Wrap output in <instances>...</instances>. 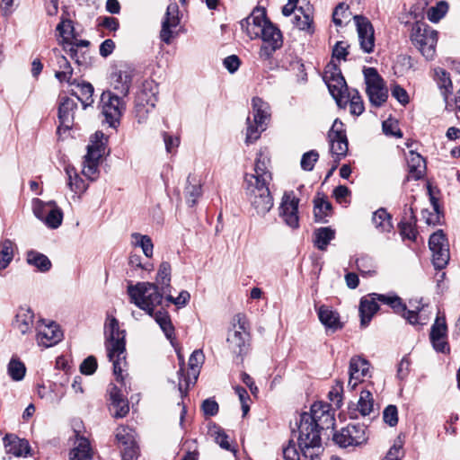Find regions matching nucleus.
<instances>
[{
    "mask_svg": "<svg viewBox=\"0 0 460 460\" xmlns=\"http://www.w3.org/2000/svg\"><path fill=\"white\" fill-rule=\"evenodd\" d=\"M367 440L365 427L361 425H348L333 434V441L343 448L362 445Z\"/></svg>",
    "mask_w": 460,
    "mask_h": 460,
    "instance_id": "ddd939ff",
    "label": "nucleus"
},
{
    "mask_svg": "<svg viewBox=\"0 0 460 460\" xmlns=\"http://www.w3.org/2000/svg\"><path fill=\"white\" fill-rule=\"evenodd\" d=\"M307 416L311 417L312 423L318 429L333 428L335 420L330 412L329 405L323 403H314L311 411L307 412Z\"/></svg>",
    "mask_w": 460,
    "mask_h": 460,
    "instance_id": "4be33fe9",
    "label": "nucleus"
},
{
    "mask_svg": "<svg viewBox=\"0 0 460 460\" xmlns=\"http://www.w3.org/2000/svg\"><path fill=\"white\" fill-rule=\"evenodd\" d=\"M123 460H137L138 447L135 440V431L126 426H120L115 434Z\"/></svg>",
    "mask_w": 460,
    "mask_h": 460,
    "instance_id": "2eb2a0df",
    "label": "nucleus"
},
{
    "mask_svg": "<svg viewBox=\"0 0 460 460\" xmlns=\"http://www.w3.org/2000/svg\"><path fill=\"white\" fill-rule=\"evenodd\" d=\"M294 24L300 30L312 35L314 32V26L313 18L309 13L304 12L300 7L296 10L294 18Z\"/></svg>",
    "mask_w": 460,
    "mask_h": 460,
    "instance_id": "a19ab883",
    "label": "nucleus"
},
{
    "mask_svg": "<svg viewBox=\"0 0 460 460\" xmlns=\"http://www.w3.org/2000/svg\"><path fill=\"white\" fill-rule=\"evenodd\" d=\"M133 77L134 70L126 66L113 71L110 77L112 92L126 97L129 93Z\"/></svg>",
    "mask_w": 460,
    "mask_h": 460,
    "instance_id": "dca6fc26",
    "label": "nucleus"
},
{
    "mask_svg": "<svg viewBox=\"0 0 460 460\" xmlns=\"http://www.w3.org/2000/svg\"><path fill=\"white\" fill-rule=\"evenodd\" d=\"M260 39L262 40L263 44L260 49L259 56L263 60L270 59L274 52L283 45V37L280 30L270 21H268L264 27Z\"/></svg>",
    "mask_w": 460,
    "mask_h": 460,
    "instance_id": "9d476101",
    "label": "nucleus"
},
{
    "mask_svg": "<svg viewBox=\"0 0 460 460\" xmlns=\"http://www.w3.org/2000/svg\"><path fill=\"white\" fill-rule=\"evenodd\" d=\"M351 13L349 12V7L345 3H340L332 13V21L337 26H342L344 23L349 22Z\"/></svg>",
    "mask_w": 460,
    "mask_h": 460,
    "instance_id": "603ef678",
    "label": "nucleus"
},
{
    "mask_svg": "<svg viewBox=\"0 0 460 460\" xmlns=\"http://www.w3.org/2000/svg\"><path fill=\"white\" fill-rule=\"evenodd\" d=\"M77 90H72V95L75 96L76 99L81 102L83 108L86 109L91 106L93 102V87L90 83H76Z\"/></svg>",
    "mask_w": 460,
    "mask_h": 460,
    "instance_id": "c9c22d12",
    "label": "nucleus"
},
{
    "mask_svg": "<svg viewBox=\"0 0 460 460\" xmlns=\"http://www.w3.org/2000/svg\"><path fill=\"white\" fill-rule=\"evenodd\" d=\"M263 10L253 11L248 17L242 20L240 24L242 30L251 39H259L263 32V29L268 22Z\"/></svg>",
    "mask_w": 460,
    "mask_h": 460,
    "instance_id": "a211bd4d",
    "label": "nucleus"
},
{
    "mask_svg": "<svg viewBox=\"0 0 460 460\" xmlns=\"http://www.w3.org/2000/svg\"><path fill=\"white\" fill-rule=\"evenodd\" d=\"M104 154L103 143L92 144L88 146L87 154L84 158L90 161L99 163L101 157Z\"/></svg>",
    "mask_w": 460,
    "mask_h": 460,
    "instance_id": "69168bd1",
    "label": "nucleus"
},
{
    "mask_svg": "<svg viewBox=\"0 0 460 460\" xmlns=\"http://www.w3.org/2000/svg\"><path fill=\"white\" fill-rule=\"evenodd\" d=\"M298 203L299 199L291 192H285L279 207V215L286 224L292 227L298 226Z\"/></svg>",
    "mask_w": 460,
    "mask_h": 460,
    "instance_id": "f3484780",
    "label": "nucleus"
},
{
    "mask_svg": "<svg viewBox=\"0 0 460 460\" xmlns=\"http://www.w3.org/2000/svg\"><path fill=\"white\" fill-rule=\"evenodd\" d=\"M180 11L176 2H171L166 9L165 16L162 22L160 39L166 44H170L173 37V29L180 24Z\"/></svg>",
    "mask_w": 460,
    "mask_h": 460,
    "instance_id": "6ab92c4d",
    "label": "nucleus"
},
{
    "mask_svg": "<svg viewBox=\"0 0 460 460\" xmlns=\"http://www.w3.org/2000/svg\"><path fill=\"white\" fill-rule=\"evenodd\" d=\"M26 261L40 272L49 271L52 266L50 260L45 254L34 250L26 252Z\"/></svg>",
    "mask_w": 460,
    "mask_h": 460,
    "instance_id": "f704fd0d",
    "label": "nucleus"
},
{
    "mask_svg": "<svg viewBox=\"0 0 460 460\" xmlns=\"http://www.w3.org/2000/svg\"><path fill=\"white\" fill-rule=\"evenodd\" d=\"M130 238L132 246L141 248L146 258L153 257L154 243L150 236L139 233H132Z\"/></svg>",
    "mask_w": 460,
    "mask_h": 460,
    "instance_id": "e433bc0d",
    "label": "nucleus"
},
{
    "mask_svg": "<svg viewBox=\"0 0 460 460\" xmlns=\"http://www.w3.org/2000/svg\"><path fill=\"white\" fill-rule=\"evenodd\" d=\"M269 161L258 155L253 170L246 172L243 177V190L252 209V216L264 217L273 208L274 200L269 185L272 181V174L268 166Z\"/></svg>",
    "mask_w": 460,
    "mask_h": 460,
    "instance_id": "f257e3e1",
    "label": "nucleus"
},
{
    "mask_svg": "<svg viewBox=\"0 0 460 460\" xmlns=\"http://www.w3.org/2000/svg\"><path fill=\"white\" fill-rule=\"evenodd\" d=\"M334 237L335 231L333 229L320 227L314 231V244L319 250L324 251Z\"/></svg>",
    "mask_w": 460,
    "mask_h": 460,
    "instance_id": "c03bdc74",
    "label": "nucleus"
},
{
    "mask_svg": "<svg viewBox=\"0 0 460 460\" xmlns=\"http://www.w3.org/2000/svg\"><path fill=\"white\" fill-rule=\"evenodd\" d=\"M26 373L24 364L16 358H12L8 364V374L14 381H21L23 379Z\"/></svg>",
    "mask_w": 460,
    "mask_h": 460,
    "instance_id": "5fc2aeb1",
    "label": "nucleus"
},
{
    "mask_svg": "<svg viewBox=\"0 0 460 460\" xmlns=\"http://www.w3.org/2000/svg\"><path fill=\"white\" fill-rule=\"evenodd\" d=\"M447 325L445 315L438 314L434 323L431 326L429 338L433 348L442 353L449 351V346L447 342Z\"/></svg>",
    "mask_w": 460,
    "mask_h": 460,
    "instance_id": "aec40b11",
    "label": "nucleus"
},
{
    "mask_svg": "<svg viewBox=\"0 0 460 460\" xmlns=\"http://www.w3.org/2000/svg\"><path fill=\"white\" fill-rule=\"evenodd\" d=\"M291 437L295 438L304 458L314 460L322 451L320 429L312 423L307 412L300 415L297 429H293Z\"/></svg>",
    "mask_w": 460,
    "mask_h": 460,
    "instance_id": "7ed1b4c3",
    "label": "nucleus"
},
{
    "mask_svg": "<svg viewBox=\"0 0 460 460\" xmlns=\"http://www.w3.org/2000/svg\"><path fill=\"white\" fill-rule=\"evenodd\" d=\"M372 222L375 227L381 233L390 232L393 228L391 216L385 208H379L374 212Z\"/></svg>",
    "mask_w": 460,
    "mask_h": 460,
    "instance_id": "ea45409f",
    "label": "nucleus"
},
{
    "mask_svg": "<svg viewBox=\"0 0 460 460\" xmlns=\"http://www.w3.org/2000/svg\"><path fill=\"white\" fill-rule=\"evenodd\" d=\"M266 126L261 127L258 124H254L253 119L250 117L247 118V128L245 133V143L247 145L252 144L258 140L261 137V132L266 129Z\"/></svg>",
    "mask_w": 460,
    "mask_h": 460,
    "instance_id": "3c124183",
    "label": "nucleus"
},
{
    "mask_svg": "<svg viewBox=\"0 0 460 460\" xmlns=\"http://www.w3.org/2000/svg\"><path fill=\"white\" fill-rule=\"evenodd\" d=\"M369 372V362L360 357H353L349 361L348 387L354 390Z\"/></svg>",
    "mask_w": 460,
    "mask_h": 460,
    "instance_id": "5701e85b",
    "label": "nucleus"
},
{
    "mask_svg": "<svg viewBox=\"0 0 460 460\" xmlns=\"http://www.w3.org/2000/svg\"><path fill=\"white\" fill-rule=\"evenodd\" d=\"M102 112L110 127L115 128L125 109L124 97L119 96L111 90L104 91L101 96Z\"/></svg>",
    "mask_w": 460,
    "mask_h": 460,
    "instance_id": "6e6552de",
    "label": "nucleus"
},
{
    "mask_svg": "<svg viewBox=\"0 0 460 460\" xmlns=\"http://www.w3.org/2000/svg\"><path fill=\"white\" fill-rule=\"evenodd\" d=\"M319 158V154L315 150H310L305 153L301 158V167L304 171L310 172L314 169V164Z\"/></svg>",
    "mask_w": 460,
    "mask_h": 460,
    "instance_id": "e2e57ef3",
    "label": "nucleus"
},
{
    "mask_svg": "<svg viewBox=\"0 0 460 460\" xmlns=\"http://www.w3.org/2000/svg\"><path fill=\"white\" fill-rule=\"evenodd\" d=\"M317 314L320 322L325 328L334 332L342 327L339 314L333 311L330 306L324 305L319 306Z\"/></svg>",
    "mask_w": 460,
    "mask_h": 460,
    "instance_id": "c756f323",
    "label": "nucleus"
},
{
    "mask_svg": "<svg viewBox=\"0 0 460 460\" xmlns=\"http://www.w3.org/2000/svg\"><path fill=\"white\" fill-rule=\"evenodd\" d=\"M429 249L432 252V262L436 269L445 268L449 261V249L447 238L442 230L432 234L429 240Z\"/></svg>",
    "mask_w": 460,
    "mask_h": 460,
    "instance_id": "f8f14e48",
    "label": "nucleus"
},
{
    "mask_svg": "<svg viewBox=\"0 0 460 460\" xmlns=\"http://www.w3.org/2000/svg\"><path fill=\"white\" fill-rule=\"evenodd\" d=\"M62 221L63 212L57 205L49 211L48 216L43 220L46 226L52 229L58 228L62 224Z\"/></svg>",
    "mask_w": 460,
    "mask_h": 460,
    "instance_id": "4d7b16f0",
    "label": "nucleus"
},
{
    "mask_svg": "<svg viewBox=\"0 0 460 460\" xmlns=\"http://www.w3.org/2000/svg\"><path fill=\"white\" fill-rule=\"evenodd\" d=\"M252 116L254 124L261 127L266 126L270 119V107L260 97L252 100Z\"/></svg>",
    "mask_w": 460,
    "mask_h": 460,
    "instance_id": "a878e982",
    "label": "nucleus"
},
{
    "mask_svg": "<svg viewBox=\"0 0 460 460\" xmlns=\"http://www.w3.org/2000/svg\"><path fill=\"white\" fill-rule=\"evenodd\" d=\"M234 321L236 323L234 324V330L229 332L226 341L232 353L242 357L249 350L250 334L246 331L244 315L236 314Z\"/></svg>",
    "mask_w": 460,
    "mask_h": 460,
    "instance_id": "423d86ee",
    "label": "nucleus"
},
{
    "mask_svg": "<svg viewBox=\"0 0 460 460\" xmlns=\"http://www.w3.org/2000/svg\"><path fill=\"white\" fill-rule=\"evenodd\" d=\"M172 267L168 261H163L159 265V269L155 278V285L162 292H167L171 283Z\"/></svg>",
    "mask_w": 460,
    "mask_h": 460,
    "instance_id": "58836bf2",
    "label": "nucleus"
},
{
    "mask_svg": "<svg viewBox=\"0 0 460 460\" xmlns=\"http://www.w3.org/2000/svg\"><path fill=\"white\" fill-rule=\"evenodd\" d=\"M403 456L402 442L398 439L394 441V445L386 453L384 460H401Z\"/></svg>",
    "mask_w": 460,
    "mask_h": 460,
    "instance_id": "774afa93",
    "label": "nucleus"
},
{
    "mask_svg": "<svg viewBox=\"0 0 460 460\" xmlns=\"http://www.w3.org/2000/svg\"><path fill=\"white\" fill-rule=\"evenodd\" d=\"M448 4L446 1L438 2L435 6L429 9L427 13L428 19L430 22H438L447 12Z\"/></svg>",
    "mask_w": 460,
    "mask_h": 460,
    "instance_id": "bf43d9fd",
    "label": "nucleus"
},
{
    "mask_svg": "<svg viewBox=\"0 0 460 460\" xmlns=\"http://www.w3.org/2000/svg\"><path fill=\"white\" fill-rule=\"evenodd\" d=\"M35 329L39 346L52 347L62 340L63 332L54 322L47 323L45 320H40L37 323Z\"/></svg>",
    "mask_w": 460,
    "mask_h": 460,
    "instance_id": "4468645a",
    "label": "nucleus"
},
{
    "mask_svg": "<svg viewBox=\"0 0 460 460\" xmlns=\"http://www.w3.org/2000/svg\"><path fill=\"white\" fill-rule=\"evenodd\" d=\"M361 49L371 53L375 47L374 29L370 22L362 16H354Z\"/></svg>",
    "mask_w": 460,
    "mask_h": 460,
    "instance_id": "412c9836",
    "label": "nucleus"
},
{
    "mask_svg": "<svg viewBox=\"0 0 460 460\" xmlns=\"http://www.w3.org/2000/svg\"><path fill=\"white\" fill-rule=\"evenodd\" d=\"M435 78H436L438 87L441 90L442 95L447 97V94L452 89V82L450 80L448 73L442 68H436L435 69Z\"/></svg>",
    "mask_w": 460,
    "mask_h": 460,
    "instance_id": "8fccbe9b",
    "label": "nucleus"
},
{
    "mask_svg": "<svg viewBox=\"0 0 460 460\" xmlns=\"http://www.w3.org/2000/svg\"><path fill=\"white\" fill-rule=\"evenodd\" d=\"M296 441L290 437L288 445L283 447L285 460H300V450L296 447Z\"/></svg>",
    "mask_w": 460,
    "mask_h": 460,
    "instance_id": "052dcab7",
    "label": "nucleus"
},
{
    "mask_svg": "<svg viewBox=\"0 0 460 460\" xmlns=\"http://www.w3.org/2000/svg\"><path fill=\"white\" fill-rule=\"evenodd\" d=\"M77 108V103L68 97H64L58 107V119L60 127L58 131L60 132L61 128L66 130L72 128L75 119V110Z\"/></svg>",
    "mask_w": 460,
    "mask_h": 460,
    "instance_id": "393cba45",
    "label": "nucleus"
},
{
    "mask_svg": "<svg viewBox=\"0 0 460 460\" xmlns=\"http://www.w3.org/2000/svg\"><path fill=\"white\" fill-rule=\"evenodd\" d=\"M204 354L201 349H196L192 352L189 358V367L191 375L196 380L199 373V367L204 362Z\"/></svg>",
    "mask_w": 460,
    "mask_h": 460,
    "instance_id": "13d9d810",
    "label": "nucleus"
},
{
    "mask_svg": "<svg viewBox=\"0 0 460 460\" xmlns=\"http://www.w3.org/2000/svg\"><path fill=\"white\" fill-rule=\"evenodd\" d=\"M4 442L6 452L14 456H26L30 453V446L25 439H21L13 435H6Z\"/></svg>",
    "mask_w": 460,
    "mask_h": 460,
    "instance_id": "cd10ccee",
    "label": "nucleus"
},
{
    "mask_svg": "<svg viewBox=\"0 0 460 460\" xmlns=\"http://www.w3.org/2000/svg\"><path fill=\"white\" fill-rule=\"evenodd\" d=\"M379 305L372 297V294L362 297L359 304L360 324L366 327L370 323L374 314L378 311Z\"/></svg>",
    "mask_w": 460,
    "mask_h": 460,
    "instance_id": "c85d7f7f",
    "label": "nucleus"
},
{
    "mask_svg": "<svg viewBox=\"0 0 460 460\" xmlns=\"http://www.w3.org/2000/svg\"><path fill=\"white\" fill-rule=\"evenodd\" d=\"M92 448L85 438L77 437L74 447L69 454V460H90L92 458Z\"/></svg>",
    "mask_w": 460,
    "mask_h": 460,
    "instance_id": "473e14b6",
    "label": "nucleus"
},
{
    "mask_svg": "<svg viewBox=\"0 0 460 460\" xmlns=\"http://www.w3.org/2000/svg\"><path fill=\"white\" fill-rule=\"evenodd\" d=\"M54 54L57 58L58 69L55 72V76L59 82H66L70 85L75 84V80H72L73 68L66 57L60 54L58 49H54Z\"/></svg>",
    "mask_w": 460,
    "mask_h": 460,
    "instance_id": "bb28decb",
    "label": "nucleus"
},
{
    "mask_svg": "<svg viewBox=\"0 0 460 460\" xmlns=\"http://www.w3.org/2000/svg\"><path fill=\"white\" fill-rule=\"evenodd\" d=\"M348 102H349L351 114L358 116L363 113L365 110L364 103L357 90H352L345 94L341 106H345Z\"/></svg>",
    "mask_w": 460,
    "mask_h": 460,
    "instance_id": "a18cd8bd",
    "label": "nucleus"
},
{
    "mask_svg": "<svg viewBox=\"0 0 460 460\" xmlns=\"http://www.w3.org/2000/svg\"><path fill=\"white\" fill-rule=\"evenodd\" d=\"M157 85L152 80L143 83L140 92L137 94L135 102H145L147 106L155 108L157 102Z\"/></svg>",
    "mask_w": 460,
    "mask_h": 460,
    "instance_id": "7c9ffc66",
    "label": "nucleus"
},
{
    "mask_svg": "<svg viewBox=\"0 0 460 460\" xmlns=\"http://www.w3.org/2000/svg\"><path fill=\"white\" fill-rule=\"evenodd\" d=\"M323 80L325 81L332 96L337 104L341 107L345 94L349 92L347 84L341 70L335 65H328L324 71Z\"/></svg>",
    "mask_w": 460,
    "mask_h": 460,
    "instance_id": "9b49d317",
    "label": "nucleus"
},
{
    "mask_svg": "<svg viewBox=\"0 0 460 460\" xmlns=\"http://www.w3.org/2000/svg\"><path fill=\"white\" fill-rule=\"evenodd\" d=\"M55 201L44 202L40 199H34L32 200V211L35 217L41 221L45 219L48 216L49 211L52 209L56 206Z\"/></svg>",
    "mask_w": 460,
    "mask_h": 460,
    "instance_id": "de8ad7c7",
    "label": "nucleus"
},
{
    "mask_svg": "<svg viewBox=\"0 0 460 460\" xmlns=\"http://www.w3.org/2000/svg\"><path fill=\"white\" fill-rule=\"evenodd\" d=\"M332 205L323 199H318L314 201V217L317 222H325L324 218L329 215Z\"/></svg>",
    "mask_w": 460,
    "mask_h": 460,
    "instance_id": "6e6d98bb",
    "label": "nucleus"
},
{
    "mask_svg": "<svg viewBox=\"0 0 460 460\" xmlns=\"http://www.w3.org/2000/svg\"><path fill=\"white\" fill-rule=\"evenodd\" d=\"M34 313L30 307L21 306L13 321V328L22 335L28 334L34 326Z\"/></svg>",
    "mask_w": 460,
    "mask_h": 460,
    "instance_id": "b1692460",
    "label": "nucleus"
},
{
    "mask_svg": "<svg viewBox=\"0 0 460 460\" xmlns=\"http://www.w3.org/2000/svg\"><path fill=\"white\" fill-rule=\"evenodd\" d=\"M67 175V186L75 193H83L87 190V184L78 175L76 170L72 166L66 167Z\"/></svg>",
    "mask_w": 460,
    "mask_h": 460,
    "instance_id": "4c0bfd02",
    "label": "nucleus"
},
{
    "mask_svg": "<svg viewBox=\"0 0 460 460\" xmlns=\"http://www.w3.org/2000/svg\"><path fill=\"white\" fill-rule=\"evenodd\" d=\"M164 293L157 285L150 282H139L128 287L130 301L151 316L155 308L162 303Z\"/></svg>",
    "mask_w": 460,
    "mask_h": 460,
    "instance_id": "20e7f679",
    "label": "nucleus"
},
{
    "mask_svg": "<svg viewBox=\"0 0 460 460\" xmlns=\"http://www.w3.org/2000/svg\"><path fill=\"white\" fill-rule=\"evenodd\" d=\"M367 84V94L372 105L380 107L387 100L388 91L385 82L374 67H365L363 70Z\"/></svg>",
    "mask_w": 460,
    "mask_h": 460,
    "instance_id": "0eeeda50",
    "label": "nucleus"
},
{
    "mask_svg": "<svg viewBox=\"0 0 460 460\" xmlns=\"http://www.w3.org/2000/svg\"><path fill=\"white\" fill-rule=\"evenodd\" d=\"M154 314L155 322L159 324L166 338L172 342L174 339V328L168 313L159 310Z\"/></svg>",
    "mask_w": 460,
    "mask_h": 460,
    "instance_id": "37998d69",
    "label": "nucleus"
},
{
    "mask_svg": "<svg viewBox=\"0 0 460 460\" xmlns=\"http://www.w3.org/2000/svg\"><path fill=\"white\" fill-rule=\"evenodd\" d=\"M38 394L41 399H45L50 403L59 402L64 396V392L59 391V385L53 384L49 387L40 385L38 387Z\"/></svg>",
    "mask_w": 460,
    "mask_h": 460,
    "instance_id": "79ce46f5",
    "label": "nucleus"
},
{
    "mask_svg": "<svg viewBox=\"0 0 460 460\" xmlns=\"http://www.w3.org/2000/svg\"><path fill=\"white\" fill-rule=\"evenodd\" d=\"M412 302H413V300H409V305L411 307V309H410V310L406 309L404 312H402V315L403 318H405L407 320V322L410 324L414 325V324L420 323L419 313L423 310V305L422 306L413 305Z\"/></svg>",
    "mask_w": 460,
    "mask_h": 460,
    "instance_id": "680f3d73",
    "label": "nucleus"
},
{
    "mask_svg": "<svg viewBox=\"0 0 460 460\" xmlns=\"http://www.w3.org/2000/svg\"><path fill=\"white\" fill-rule=\"evenodd\" d=\"M14 243L5 239L0 243V270L5 269L13 258Z\"/></svg>",
    "mask_w": 460,
    "mask_h": 460,
    "instance_id": "49530a36",
    "label": "nucleus"
},
{
    "mask_svg": "<svg viewBox=\"0 0 460 460\" xmlns=\"http://www.w3.org/2000/svg\"><path fill=\"white\" fill-rule=\"evenodd\" d=\"M202 193L200 181L194 175H189L185 187L184 198L190 207L196 205Z\"/></svg>",
    "mask_w": 460,
    "mask_h": 460,
    "instance_id": "72a5a7b5",
    "label": "nucleus"
},
{
    "mask_svg": "<svg viewBox=\"0 0 460 460\" xmlns=\"http://www.w3.org/2000/svg\"><path fill=\"white\" fill-rule=\"evenodd\" d=\"M410 38L426 59L434 58L438 41V32L435 30L425 22H416L411 27Z\"/></svg>",
    "mask_w": 460,
    "mask_h": 460,
    "instance_id": "39448f33",
    "label": "nucleus"
},
{
    "mask_svg": "<svg viewBox=\"0 0 460 460\" xmlns=\"http://www.w3.org/2000/svg\"><path fill=\"white\" fill-rule=\"evenodd\" d=\"M208 435L214 438L215 442L218 444L222 448L226 450L230 449L228 437L219 426L216 424L209 426Z\"/></svg>",
    "mask_w": 460,
    "mask_h": 460,
    "instance_id": "864d4df0",
    "label": "nucleus"
},
{
    "mask_svg": "<svg viewBox=\"0 0 460 460\" xmlns=\"http://www.w3.org/2000/svg\"><path fill=\"white\" fill-rule=\"evenodd\" d=\"M57 31L59 34V36L63 40V43L69 41L70 38L73 35L74 31V26L72 23V21L66 20L62 21L57 26Z\"/></svg>",
    "mask_w": 460,
    "mask_h": 460,
    "instance_id": "0e129e2a",
    "label": "nucleus"
},
{
    "mask_svg": "<svg viewBox=\"0 0 460 460\" xmlns=\"http://www.w3.org/2000/svg\"><path fill=\"white\" fill-rule=\"evenodd\" d=\"M409 176L413 180L421 179L426 171V162L418 153L410 151L408 157Z\"/></svg>",
    "mask_w": 460,
    "mask_h": 460,
    "instance_id": "2f4dec72",
    "label": "nucleus"
},
{
    "mask_svg": "<svg viewBox=\"0 0 460 460\" xmlns=\"http://www.w3.org/2000/svg\"><path fill=\"white\" fill-rule=\"evenodd\" d=\"M105 347L117 381H123V368L126 366L125 331L119 329V321L108 316L104 325Z\"/></svg>",
    "mask_w": 460,
    "mask_h": 460,
    "instance_id": "f03ea898",
    "label": "nucleus"
},
{
    "mask_svg": "<svg viewBox=\"0 0 460 460\" xmlns=\"http://www.w3.org/2000/svg\"><path fill=\"white\" fill-rule=\"evenodd\" d=\"M328 140L331 154L334 157L335 163H338L341 158L346 156L349 150L345 127L340 119H336L333 121L328 132Z\"/></svg>",
    "mask_w": 460,
    "mask_h": 460,
    "instance_id": "1a4fd4ad",
    "label": "nucleus"
},
{
    "mask_svg": "<svg viewBox=\"0 0 460 460\" xmlns=\"http://www.w3.org/2000/svg\"><path fill=\"white\" fill-rule=\"evenodd\" d=\"M98 166L99 163L94 161H90L84 158V167H83V174L87 177L91 181H94L98 177Z\"/></svg>",
    "mask_w": 460,
    "mask_h": 460,
    "instance_id": "338daca9",
    "label": "nucleus"
},
{
    "mask_svg": "<svg viewBox=\"0 0 460 460\" xmlns=\"http://www.w3.org/2000/svg\"><path fill=\"white\" fill-rule=\"evenodd\" d=\"M358 410L363 415H369L374 410V402L372 394L367 390H363L358 402Z\"/></svg>",
    "mask_w": 460,
    "mask_h": 460,
    "instance_id": "09e8293b",
    "label": "nucleus"
}]
</instances>
